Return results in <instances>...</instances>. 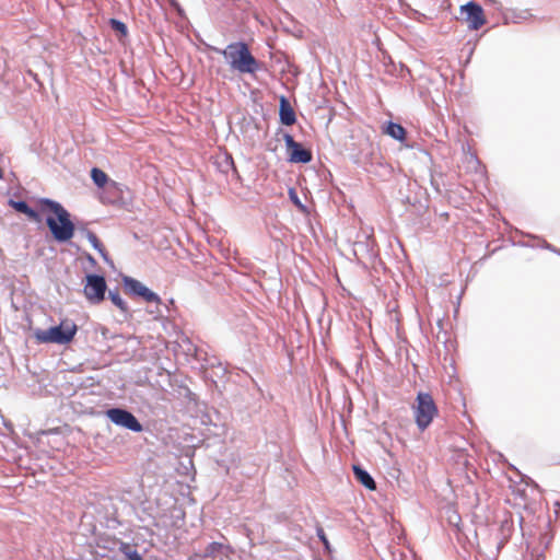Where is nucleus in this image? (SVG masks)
<instances>
[{
  "mask_svg": "<svg viewBox=\"0 0 560 560\" xmlns=\"http://www.w3.org/2000/svg\"><path fill=\"white\" fill-rule=\"evenodd\" d=\"M91 179L97 188H105L106 185L110 182L108 175L96 166L92 167L91 170Z\"/></svg>",
  "mask_w": 560,
  "mask_h": 560,
  "instance_id": "obj_19",
  "label": "nucleus"
},
{
  "mask_svg": "<svg viewBox=\"0 0 560 560\" xmlns=\"http://www.w3.org/2000/svg\"><path fill=\"white\" fill-rule=\"evenodd\" d=\"M37 202L39 211L50 213L45 222L52 238L59 244L68 243L75 232L70 212L60 202L50 198L43 197Z\"/></svg>",
  "mask_w": 560,
  "mask_h": 560,
  "instance_id": "obj_1",
  "label": "nucleus"
},
{
  "mask_svg": "<svg viewBox=\"0 0 560 560\" xmlns=\"http://www.w3.org/2000/svg\"><path fill=\"white\" fill-rule=\"evenodd\" d=\"M108 290L103 275L86 273L84 277L83 294L91 305H100L106 299Z\"/></svg>",
  "mask_w": 560,
  "mask_h": 560,
  "instance_id": "obj_6",
  "label": "nucleus"
},
{
  "mask_svg": "<svg viewBox=\"0 0 560 560\" xmlns=\"http://www.w3.org/2000/svg\"><path fill=\"white\" fill-rule=\"evenodd\" d=\"M352 471H353V475H354V478L362 485L364 486L366 489L369 490H374L376 488V482L375 480L373 479V477L370 475V472L364 469L362 466L360 465H353L352 466Z\"/></svg>",
  "mask_w": 560,
  "mask_h": 560,
  "instance_id": "obj_15",
  "label": "nucleus"
},
{
  "mask_svg": "<svg viewBox=\"0 0 560 560\" xmlns=\"http://www.w3.org/2000/svg\"><path fill=\"white\" fill-rule=\"evenodd\" d=\"M289 197H290V200L300 209L304 210L305 209V206L302 203V201L300 200L296 191L294 188H290L289 189Z\"/></svg>",
  "mask_w": 560,
  "mask_h": 560,
  "instance_id": "obj_22",
  "label": "nucleus"
},
{
  "mask_svg": "<svg viewBox=\"0 0 560 560\" xmlns=\"http://www.w3.org/2000/svg\"><path fill=\"white\" fill-rule=\"evenodd\" d=\"M168 305H174V300H173V299H171V300L168 301Z\"/></svg>",
  "mask_w": 560,
  "mask_h": 560,
  "instance_id": "obj_28",
  "label": "nucleus"
},
{
  "mask_svg": "<svg viewBox=\"0 0 560 560\" xmlns=\"http://www.w3.org/2000/svg\"><path fill=\"white\" fill-rule=\"evenodd\" d=\"M460 10L462 13L465 14L469 30L477 31L486 23L483 10L477 2L469 1L462 5Z\"/></svg>",
  "mask_w": 560,
  "mask_h": 560,
  "instance_id": "obj_11",
  "label": "nucleus"
},
{
  "mask_svg": "<svg viewBox=\"0 0 560 560\" xmlns=\"http://www.w3.org/2000/svg\"><path fill=\"white\" fill-rule=\"evenodd\" d=\"M211 49L222 55L231 69L241 74H255L261 69V63L253 56L248 45L243 40L230 43L224 49L217 47Z\"/></svg>",
  "mask_w": 560,
  "mask_h": 560,
  "instance_id": "obj_2",
  "label": "nucleus"
},
{
  "mask_svg": "<svg viewBox=\"0 0 560 560\" xmlns=\"http://www.w3.org/2000/svg\"><path fill=\"white\" fill-rule=\"evenodd\" d=\"M8 205L16 212L26 215L31 221L37 223L42 222V215L39 214V212L30 207L25 200H15L10 198L8 200Z\"/></svg>",
  "mask_w": 560,
  "mask_h": 560,
  "instance_id": "obj_13",
  "label": "nucleus"
},
{
  "mask_svg": "<svg viewBox=\"0 0 560 560\" xmlns=\"http://www.w3.org/2000/svg\"><path fill=\"white\" fill-rule=\"evenodd\" d=\"M88 260H89V262H91L92 265H95V264H96L95 258H94L91 254H88Z\"/></svg>",
  "mask_w": 560,
  "mask_h": 560,
  "instance_id": "obj_26",
  "label": "nucleus"
},
{
  "mask_svg": "<svg viewBox=\"0 0 560 560\" xmlns=\"http://www.w3.org/2000/svg\"><path fill=\"white\" fill-rule=\"evenodd\" d=\"M383 132L399 142H405L407 139V130L405 129V127L392 120L387 121L384 125Z\"/></svg>",
  "mask_w": 560,
  "mask_h": 560,
  "instance_id": "obj_14",
  "label": "nucleus"
},
{
  "mask_svg": "<svg viewBox=\"0 0 560 560\" xmlns=\"http://www.w3.org/2000/svg\"><path fill=\"white\" fill-rule=\"evenodd\" d=\"M119 551L124 555L125 560H144L135 546L128 542H120Z\"/></svg>",
  "mask_w": 560,
  "mask_h": 560,
  "instance_id": "obj_20",
  "label": "nucleus"
},
{
  "mask_svg": "<svg viewBox=\"0 0 560 560\" xmlns=\"http://www.w3.org/2000/svg\"><path fill=\"white\" fill-rule=\"evenodd\" d=\"M536 560H545L544 556H539Z\"/></svg>",
  "mask_w": 560,
  "mask_h": 560,
  "instance_id": "obj_29",
  "label": "nucleus"
},
{
  "mask_svg": "<svg viewBox=\"0 0 560 560\" xmlns=\"http://www.w3.org/2000/svg\"><path fill=\"white\" fill-rule=\"evenodd\" d=\"M218 368L224 373L225 369L222 368L221 363H219Z\"/></svg>",
  "mask_w": 560,
  "mask_h": 560,
  "instance_id": "obj_27",
  "label": "nucleus"
},
{
  "mask_svg": "<svg viewBox=\"0 0 560 560\" xmlns=\"http://www.w3.org/2000/svg\"><path fill=\"white\" fill-rule=\"evenodd\" d=\"M126 194H129L126 185L110 180L101 195V201L106 205L124 206L127 203Z\"/></svg>",
  "mask_w": 560,
  "mask_h": 560,
  "instance_id": "obj_9",
  "label": "nucleus"
},
{
  "mask_svg": "<svg viewBox=\"0 0 560 560\" xmlns=\"http://www.w3.org/2000/svg\"><path fill=\"white\" fill-rule=\"evenodd\" d=\"M233 552L230 545L212 541L202 553H195L192 560H225Z\"/></svg>",
  "mask_w": 560,
  "mask_h": 560,
  "instance_id": "obj_10",
  "label": "nucleus"
},
{
  "mask_svg": "<svg viewBox=\"0 0 560 560\" xmlns=\"http://www.w3.org/2000/svg\"><path fill=\"white\" fill-rule=\"evenodd\" d=\"M279 120L283 126H292L296 122V114L284 95L279 97Z\"/></svg>",
  "mask_w": 560,
  "mask_h": 560,
  "instance_id": "obj_12",
  "label": "nucleus"
},
{
  "mask_svg": "<svg viewBox=\"0 0 560 560\" xmlns=\"http://www.w3.org/2000/svg\"><path fill=\"white\" fill-rule=\"evenodd\" d=\"M77 331L78 326L73 322L62 320L48 329H38L35 337L42 343L68 345L73 340Z\"/></svg>",
  "mask_w": 560,
  "mask_h": 560,
  "instance_id": "obj_3",
  "label": "nucleus"
},
{
  "mask_svg": "<svg viewBox=\"0 0 560 560\" xmlns=\"http://www.w3.org/2000/svg\"><path fill=\"white\" fill-rule=\"evenodd\" d=\"M84 233H85V236H86L89 243L92 245V247L101 254V256L103 257V259L105 261H108L109 259H108L107 253H106L102 242L97 237V235L88 229L84 230Z\"/></svg>",
  "mask_w": 560,
  "mask_h": 560,
  "instance_id": "obj_18",
  "label": "nucleus"
},
{
  "mask_svg": "<svg viewBox=\"0 0 560 560\" xmlns=\"http://www.w3.org/2000/svg\"><path fill=\"white\" fill-rule=\"evenodd\" d=\"M108 291V299L110 302L125 315L130 314V308L126 301L120 296L119 289L116 287L114 290Z\"/></svg>",
  "mask_w": 560,
  "mask_h": 560,
  "instance_id": "obj_16",
  "label": "nucleus"
},
{
  "mask_svg": "<svg viewBox=\"0 0 560 560\" xmlns=\"http://www.w3.org/2000/svg\"><path fill=\"white\" fill-rule=\"evenodd\" d=\"M3 177V172L2 170L0 168V179Z\"/></svg>",
  "mask_w": 560,
  "mask_h": 560,
  "instance_id": "obj_30",
  "label": "nucleus"
},
{
  "mask_svg": "<svg viewBox=\"0 0 560 560\" xmlns=\"http://www.w3.org/2000/svg\"><path fill=\"white\" fill-rule=\"evenodd\" d=\"M542 247L553 253H557V250H559V248H556L553 245L549 244L546 241L544 242Z\"/></svg>",
  "mask_w": 560,
  "mask_h": 560,
  "instance_id": "obj_25",
  "label": "nucleus"
},
{
  "mask_svg": "<svg viewBox=\"0 0 560 560\" xmlns=\"http://www.w3.org/2000/svg\"><path fill=\"white\" fill-rule=\"evenodd\" d=\"M121 282L124 285V289L127 294H129L132 298H139L142 299L147 303H155L156 304V314L162 315V311L160 306H164L166 310H168V305L163 303L159 294L153 292L151 289H149L147 285H144L139 280L130 277V276H122ZM151 313H154L153 311Z\"/></svg>",
  "mask_w": 560,
  "mask_h": 560,
  "instance_id": "obj_4",
  "label": "nucleus"
},
{
  "mask_svg": "<svg viewBox=\"0 0 560 560\" xmlns=\"http://www.w3.org/2000/svg\"><path fill=\"white\" fill-rule=\"evenodd\" d=\"M317 537L318 539L322 541V544L324 545V548L328 551H330V544H329V540L324 532V529L322 527H318L317 528Z\"/></svg>",
  "mask_w": 560,
  "mask_h": 560,
  "instance_id": "obj_23",
  "label": "nucleus"
},
{
  "mask_svg": "<svg viewBox=\"0 0 560 560\" xmlns=\"http://www.w3.org/2000/svg\"><path fill=\"white\" fill-rule=\"evenodd\" d=\"M218 167H219L220 172L225 173V174L229 173L230 171H232L233 174L235 175V177L237 179H240V174L236 170L232 154L224 153L222 160L218 162Z\"/></svg>",
  "mask_w": 560,
  "mask_h": 560,
  "instance_id": "obj_17",
  "label": "nucleus"
},
{
  "mask_svg": "<svg viewBox=\"0 0 560 560\" xmlns=\"http://www.w3.org/2000/svg\"><path fill=\"white\" fill-rule=\"evenodd\" d=\"M105 417L115 425L124 428L135 433L144 430L138 418L127 408L112 407L105 410Z\"/></svg>",
  "mask_w": 560,
  "mask_h": 560,
  "instance_id": "obj_7",
  "label": "nucleus"
},
{
  "mask_svg": "<svg viewBox=\"0 0 560 560\" xmlns=\"http://www.w3.org/2000/svg\"><path fill=\"white\" fill-rule=\"evenodd\" d=\"M557 254L560 256V248H559V250H557Z\"/></svg>",
  "mask_w": 560,
  "mask_h": 560,
  "instance_id": "obj_31",
  "label": "nucleus"
},
{
  "mask_svg": "<svg viewBox=\"0 0 560 560\" xmlns=\"http://www.w3.org/2000/svg\"><path fill=\"white\" fill-rule=\"evenodd\" d=\"M413 413L418 429L424 431L438 415V407L429 393L419 392L417 394Z\"/></svg>",
  "mask_w": 560,
  "mask_h": 560,
  "instance_id": "obj_5",
  "label": "nucleus"
},
{
  "mask_svg": "<svg viewBox=\"0 0 560 560\" xmlns=\"http://www.w3.org/2000/svg\"><path fill=\"white\" fill-rule=\"evenodd\" d=\"M108 24L110 28L116 32L120 37H127L128 36V27L126 23L122 21L112 18L108 21Z\"/></svg>",
  "mask_w": 560,
  "mask_h": 560,
  "instance_id": "obj_21",
  "label": "nucleus"
},
{
  "mask_svg": "<svg viewBox=\"0 0 560 560\" xmlns=\"http://www.w3.org/2000/svg\"><path fill=\"white\" fill-rule=\"evenodd\" d=\"M282 139L285 144L287 161L293 164H307L313 160L311 149L294 140L289 132H283Z\"/></svg>",
  "mask_w": 560,
  "mask_h": 560,
  "instance_id": "obj_8",
  "label": "nucleus"
},
{
  "mask_svg": "<svg viewBox=\"0 0 560 560\" xmlns=\"http://www.w3.org/2000/svg\"><path fill=\"white\" fill-rule=\"evenodd\" d=\"M167 1H168L170 5L176 11V13L180 18H183L185 15V11L177 0H167Z\"/></svg>",
  "mask_w": 560,
  "mask_h": 560,
  "instance_id": "obj_24",
  "label": "nucleus"
}]
</instances>
